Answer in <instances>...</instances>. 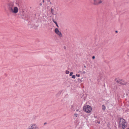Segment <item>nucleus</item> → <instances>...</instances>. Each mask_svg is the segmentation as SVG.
<instances>
[{"label":"nucleus","mask_w":129,"mask_h":129,"mask_svg":"<svg viewBox=\"0 0 129 129\" xmlns=\"http://www.w3.org/2000/svg\"><path fill=\"white\" fill-rule=\"evenodd\" d=\"M7 5L8 8L11 12L15 14L17 13L18 12V9L17 7L14 6L13 2H9Z\"/></svg>","instance_id":"f257e3e1"},{"label":"nucleus","mask_w":129,"mask_h":129,"mask_svg":"<svg viewBox=\"0 0 129 129\" xmlns=\"http://www.w3.org/2000/svg\"><path fill=\"white\" fill-rule=\"evenodd\" d=\"M83 110L85 112L89 113L91 111L92 108L89 105H86L83 107Z\"/></svg>","instance_id":"f03ea898"},{"label":"nucleus","mask_w":129,"mask_h":129,"mask_svg":"<svg viewBox=\"0 0 129 129\" xmlns=\"http://www.w3.org/2000/svg\"><path fill=\"white\" fill-rule=\"evenodd\" d=\"M119 123L120 125H121L123 129H124L126 127V125L125 124V121L123 119L121 118L120 119Z\"/></svg>","instance_id":"7ed1b4c3"},{"label":"nucleus","mask_w":129,"mask_h":129,"mask_svg":"<svg viewBox=\"0 0 129 129\" xmlns=\"http://www.w3.org/2000/svg\"><path fill=\"white\" fill-rule=\"evenodd\" d=\"M55 33L60 37H62V35L61 33L59 31L58 28H56L54 30Z\"/></svg>","instance_id":"20e7f679"},{"label":"nucleus","mask_w":129,"mask_h":129,"mask_svg":"<svg viewBox=\"0 0 129 129\" xmlns=\"http://www.w3.org/2000/svg\"><path fill=\"white\" fill-rule=\"evenodd\" d=\"M30 127L32 129H40L39 127L35 123L31 124Z\"/></svg>","instance_id":"39448f33"},{"label":"nucleus","mask_w":129,"mask_h":129,"mask_svg":"<svg viewBox=\"0 0 129 129\" xmlns=\"http://www.w3.org/2000/svg\"><path fill=\"white\" fill-rule=\"evenodd\" d=\"M93 1L94 2L93 4L95 5H97L102 2L101 0H93Z\"/></svg>","instance_id":"423d86ee"},{"label":"nucleus","mask_w":129,"mask_h":129,"mask_svg":"<svg viewBox=\"0 0 129 129\" xmlns=\"http://www.w3.org/2000/svg\"><path fill=\"white\" fill-rule=\"evenodd\" d=\"M118 83L121 85H125L127 83L123 81L122 80H119L117 81Z\"/></svg>","instance_id":"0eeeda50"},{"label":"nucleus","mask_w":129,"mask_h":129,"mask_svg":"<svg viewBox=\"0 0 129 129\" xmlns=\"http://www.w3.org/2000/svg\"><path fill=\"white\" fill-rule=\"evenodd\" d=\"M61 94V92L60 91H59L58 93L56 94V96L57 97H58Z\"/></svg>","instance_id":"6e6552de"},{"label":"nucleus","mask_w":129,"mask_h":129,"mask_svg":"<svg viewBox=\"0 0 129 129\" xmlns=\"http://www.w3.org/2000/svg\"><path fill=\"white\" fill-rule=\"evenodd\" d=\"M102 110L104 111L105 110V109H106V107H105V106L104 105H102Z\"/></svg>","instance_id":"1a4fd4ad"},{"label":"nucleus","mask_w":129,"mask_h":129,"mask_svg":"<svg viewBox=\"0 0 129 129\" xmlns=\"http://www.w3.org/2000/svg\"><path fill=\"white\" fill-rule=\"evenodd\" d=\"M78 81L80 83L81 82H82V80L81 79H78Z\"/></svg>","instance_id":"9d476101"},{"label":"nucleus","mask_w":129,"mask_h":129,"mask_svg":"<svg viewBox=\"0 0 129 129\" xmlns=\"http://www.w3.org/2000/svg\"><path fill=\"white\" fill-rule=\"evenodd\" d=\"M74 106L73 105H72L71 107V109L72 110H73L74 111H75V109H74Z\"/></svg>","instance_id":"9b49d317"},{"label":"nucleus","mask_w":129,"mask_h":129,"mask_svg":"<svg viewBox=\"0 0 129 129\" xmlns=\"http://www.w3.org/2000/svg\"><path fill=\"white\" fill-rule=\"evenodd\" d=\"M69 72L68 70H66V73L67 74H69Z\"/></svg>","instance_id":"f8f14e48"},{"label":"nucleus","mask_w":129,"mask_h":129,"mask_svg":"<svg viewBox=\"0 0 129 129\" xmlns=\"http://www.w3.org/2000/svg\"><path fill=\"white\" fill-rule=\"evenodd\" d=\"M73 74V72H70V76H71L72 75V74Z\"/></svg>","instance_id":"ddd939ff"},{"label":"nucleus","mask_w":129,"mask_h":129,"mask_svg":"<svg viewBox=\"0 0 129 129\" xmlns=\"http://www.w3.org/2000/svg\"><path fill=\"white\" fill-rule=\"evenodd\" d=\"M75 77H75V75H73L72 76V78L74 79H75Z\"/></svg>","instance_id":"4468645a"},{"label":"nucleus","mask_w":129,"mask_h":129,"mask_svg":"<svg viewBox=\"0 0 129 129\" xmlns=\"http://www.w3.org/2000/svg\"><path fill=\"white\" fill-rule=\"evenodd\" d=\"M74 116L76 117H77L78 114H74Z\"/></svg>","instance_id":"2eb2a0df"},{"label":"nucleus","mask_w":129,"mask_h":129,"mask_svg":"<svg viewBox=\"0 0 129 129\" xmlns=\"http://www.w3.org/2000/svg\"><path fill=\"white\" fill-rule=\"evenodd\" d=\"M52 21H53L55 24L57 23L54 19H53Z\"/></svg>","instance_id":"dca6fc26"},{"label":"nucleus","mask_w":129,"mask_h":129,"mask_svg":"<svg viewBox=\"0 0 129 129\" xmlns=\"http://www.w3.org/2000/svg\"><path fill=\"white\" fill-rule=\"evenodd\" d=\"M76 76L77 77H79L80 76V74H76Z\"/></svg>","instance_id":"f3484780"},{"label":"nucleus","mask_w":129,"mask_h":129,"mask_svg":"<svg viewBox=\"0 0 129 129\" xmlns=\"http://www.w3.org/2000/svg\"><path fill=\"white\" fill-rule=\"evenodd\" d=\"M27 129H32L30 126H29L27 128Z\"/></svg>","instance_id":"a211bd4d"},{"label":"nucleus","mask_w":129,"mask_h":129,"mask_svg":"<svg viewBox=\"0 0 129 129\" xmlns=\"http://www.w3.org/2000/svg\"><path fill=\"white\" fill-rule=\"evenodd\" d=\"M55 24H56V26L58 27H59V26L58 25V24H57V23H55Z\"/></svg>","instance_id":"6ab92c4d"},{"label":"nucleus","mask_w":129,"mask_h":129,"mask_svg":"<svg viewBox=\"0 0 129 129\" xmlns=\"http://www.w3.org/2000/svg\"><path fill=\"white\" fill-rule=\"evenodd\" d=\"M95 58V57L94 56H93L92 57V58L93 59H94Z\"/></svg>","instance_id":"aec40b11"},{"label":"nucleus","mask_w":129,"mask_h":129,"mask_svg":"<svg viewBox=\"0 0 129 129\" xmlns=\"http://www.w3.org/2000/svg\"><path fill=\"white\" fill-rule=\"evenodd\" d=\"M83 74H85L86 73V72L85 71H84L83 72Z\"/></svg>","instance_id":"412c9836"},{"label":"nucleus","mask_w":129,"mask_h":129,"mask_svg":"<svg viewBox=\"0 0 129 129\" xmlns=\"http://www.w3.org/2000/svg\"><path fill=\"white\" fill-rule=\"evenodd\" d=\"M53 10L52 9H51V12L52 13V11H53Z\"/></svg>","instance_id":"4be33fe9"},{"label":"nucleus","mask_w":129,"mask_h":129,"mask_svg":"<svg viewBox=\"0 0 129 129\" xmlns=\"http://www.w3.org/2000/svg\"><path fill=\"white\" fill-rule=\"evenodd\" d=\"M46 124H47V123L46 122H45V123H44V125H45Z\"/></svg>","instance_id":"5701e85b"},{"label":"nucleus","mask_w":129,"mask_h":129,"mask_svg":"<svg viewBox=\"0 0 129 129\" xmlns=\"http://www.w3.org/2000/svg\"><path fill=\"white\" fill-rule=\"evenodd\" d=\"M39 5L40 6H41L42 5V4L41 3H40L39 4Z\"/></svg>","instance_id":"b1692460"},{"label":"nucleus","mask_w":129,"mask_h":129,"mask_svg":"<svg viewBox=\"0 0 129 129\" xmlns=\"http://www.w3.org/2000/svg\"><path fill=\"white\" fill-rule=\"evenodd\" d=\"M79 111V109H77L76 110V111Z\"/></svg>","instance_id":"393cba45"},{"label":"nucleus","mask_w":129,"mask_h":129,"mask_svg":"<svg viewBox=\"0 0 129 129\" xmlns=\"http://www.w3.org/2000/svg\"><path fill=\"white\" fill-rule=\"evenodd\" d=\"M43 3H44V0H43Z\"/></svg>","instance_id":"a878e982"},{"label":"nucleus","mask_w":129,"mask_h":129,"mask_svg":"<svg viewBox=\"0 0 129 129\" xmlns=\"http://www.w3.org/2000/svg\"><path fill=\"white\" fill-rule=\"evenodd\" d=\"M84 67L85 68L86 67V66L85 65L84 66Z\"/></svg>","instance_id":"bb28decb"},{"label":"nucleus","mask_w":129,"mask_h":129,"mask_svg":"<svg viewBox=\"0 0 129 129\" xmlns=\"http://www.w3.org/2000/svg\"><path fill=\"white\" fill-rule=\"evenodd\" d=\"M47 1L48 2H49L50 1V0H47Z\"/></svg>","instance_id":"cd10ccee"},{"label":"nucleus","mask_w":129,"mask_h":129,"mask_svg":"<svg viewBox=\"0 0 129 129\" xmlns=\"http://www.w3.org/2000/svg\"><path fill=\"white\" fill-rule=\"evenodd\" d=\"M116 33H117V31H116Z\"/></svg>","instance_id":"c85d7f7f"},{"label":"nucleus","mask_w":129,"mask_h":129,"mask_svg":"<svg viewBox=\"0 0 129 129\" xmlns=\"http://www.w3.org/2000/svg\"><path fill=\"white\" fill-rule=\"evenodd\" d=\"M81 72L80 71L79 72Z\"/></svg>","instance_id":"c756f323"},{"label":"nucleus","mask_w":129,"mask_h":129,"mask_svg":"<svg viewBox=\"0 0 129 129\" xmlns=\"http://www.w3.org/2000/svg\"><path fill=\"white\" fill-rule=\"evenodd\" d=\"M127 129H129V128H127Z\"/></svg>","instance_id":"7c9ffc66"},{"label":"nucleus","mask_w":129,"mask_h":129,"mask_svg":"<svg viewBox=\"0 0 129 129\" xmlns=\"http://www.w3.org/2000/svg\"><path fill=\"white\" fill-rule=\"evenodd\" d=\"M98 123H100V122H98Z\"/></svg>","instance_id":"2f4dec72"},{"label":"nucleus","mask_w":129,"mask_h":129,"mask_svg":"<svg viewBox=\"0 0 129 129\" xmlns=\"http://www.w3.org/2000/svg\"><path fill=\"white\" fill-rule=\"evenodd\" d=\"M128 91H129V89L128 90Z\"/></svg>","instance_id":"473e14b6"}]
</instances>
